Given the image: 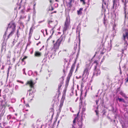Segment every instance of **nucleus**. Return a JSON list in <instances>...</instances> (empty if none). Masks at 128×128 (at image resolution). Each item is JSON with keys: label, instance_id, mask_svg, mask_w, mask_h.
Wrapping results in <instances>:
<instances>
[{"label": "nucleus", "instance_id": "nucleus-1", "mask_svg": "<svg viewBox=\"0 0 128 128\" xmlns=\"http://www.w3.org/2000/svg\"><path fill=\"white\" fill-rule=\"evenodd\" d=\"M16 25L13 22H10L8 24V26L6 28V31H8V28H11L12 30L10 33L8 34L7 40L10 37L12 36L14 34L16 29Z\"/></svg>", "mask_w": 128, "mask_h": 128}, {"label": "nucleus", "instance_id": "nucleus-2", "mask_svg": "<svg viewBox=\"0 0 128 128\" xmlns=\"http://www.w3.org/2000/svg\"><path fill=\"white\" fill-rule=\"evenodd\" d=\"M91 67L90 66V64H86L84 71L83 72V75L88 76L89 74L90 70Z\"/></svg>", "mask_w": 128, "mask_h": 128}, {"label": "nucleus", "instance_id": "nucleus-3", "mask_svg": "<svg viewBox=\"0 0 128 128\" xmlns=\"http://www.w3.org/2000/svg\"><path fill=\"white\" fill-rule=\"evenodd\" d=\"M70 22L66 18L64 26L63 28V32L64 33L69 28V26L70 25Z\"/></svg>", "mask_w": 128, "mask_h": 128}, {"label": "nucleus", "instance_id": "nucleus-4", "mask_svg": "<svg viewBox=\"0 0 128 128\" xmlns=\"http://www.w3.org/2000/svg\"><path fill=\"white\" fill-rule=\"evenodd\" d=\"M35 83L31 79L28 80L26 83L25 85L26 86H28L31 88H34V85Z\"/></svg>", "mask_w": 128, "mask_h": 128}, {"label": "nucleus", "instance_id": "nucleus-5", "mask_svg": "<svg viewBox=\"0 0 128 128\" xmlns=\"http://www.w3.org/2000/svg\"><path fill=\"white\" fill-rule=\"evenodd\" d=\"M60 44L56 41V43L54 44L53 49H54V51H56V50L58 49Z\"/></svg>", "mask_w": 128, "mask_h": 128}, {"label": "nucleus", "instance_id": "nucleus-6", "mask_svg": "<svg viewBox=\"0 0 128 128\" xmlns=\"http://www.w3.org/2000/svg\"><path fill=\"white\" fill-rule=\"evenodd\" d=\"M74 0H68V2H66L67 6L71 8L72 6V4L74 3Z\"/></svg>", "mask_w": 128, "mask_h": 128}, {"label": "nucleus", "instance_id": "nucleus-7", "mask_svg": "<svg viewBox=\"0 0 128 128\" xmlns=\"http://www.w3.org/2000/svg\"><path fill=\"white\" fill-rule=\"evenodd\" d=\"M31 93L30 92L29 93V95L27 96L28 98L29 101L30 102L34 98V95L32 93Z\"/></svg>", "mask_w": 128, "mask_h": 128}, {"label": "nucleus", "instance_id": "nucleus-8", "mask_svg": "<svg viewBox=\"0 0 128 128\" xmlns=\"http://www.w3.org/2000/svg\"><path fill=\"white\" fill-rule=\"evenodd\" d=\"M65 37L62 35L60 37L56 40L60 44L61 43L63 42L65 40Z\"/></svg>", "mask_w": 128, "mask_h": 128}, {"label": "nucleus", "instance_id": "nucleus-9", "mask_svg": "<svg viewBox=\"0 0 128 128\" xmlns=\"http://www.w3.org/2000/svg\"><path fill=\"white\" fill-rule=\"evenodd\" d=\"M102 9L106 6L107 7L108 6V0H102Z\"/></svg>", "mask_w": 128, "mask_h": 128}, {"label": "nucleus", "instance_id": "nucleus-10", "mask_svg": "<svg viewBox=\"0 0 128 128\" xmlns=\"http://www.w3.org/2000/svg\"><path fill=\"white\" fill-rule=\"evenodd\" d=\"M75 62H75L74 64H72L70 70L69 72V73L68 75V76H69L71 77L72 75V72L74 69V64L75 63Z\"/></svg>", "mask_w": 128, "mask_h": 128}, {"label": "nucleus", "instance_id": "nucleus-11", "mask_svg": "<svg viewBox=\"0 0 128 128\" xmlns=\"http://www.w3.org/2000/svg\"><path fill=\"white\" fill-rule=\"evenodd\" d=\"M94 70L93 73L94 75L96 76H97L100 75V70L98 69H94Z\"/></svg>", "mask_w": 128, "mask_h": 128}, {"label": "nucleus", "instance_id": "nucleus-12", "mask_svg": "<svg viewBox=\"0 0 128 128\" xmlns=\"http://www.w3.org/2000/svg\"><path fill=\"white\" fill-rule=\"evenodd\" d=\"M64 83V82L63 81V79L62 80L61 82H60L58 84V92L59 94H60V90L61 89V87L63 86Z\"/></svg>", "mask_w": 128, "mask_h": 128}, {"label": "nucleus", "instance_id": "nucleus-13", "mask_svg": "<svg viewBox=\"0 0 128 128\" xmlns=\"http://www.w3.org/2000/svg\"><path fill=\"white\" fill-rule=\"evenodd\" d=\"M64 99L63 98L61 99V100L60 101V104L59 105V110L60 111L62 109V108L63 106V104L64 100Z\"/></svg>", "mask_w": 128, "mask_h": 128}, {"label": "nucleus", "instance_id": "nucleus-14", "mask_svg": "<svg viewBox=\"0 0 128 128\" xmlns=\"http://www.w3.org/2000/svg\"><path fill=\"white\" fill-rule=\"evenodd\" d=\"M41 56V53L38 51H36L34 52V56L35 57H40Z\"/></svg>", "mask_w": 128, "mask_h": 128}, {"label": "nucleus", "instance_id": "nucleus-15", "mask_svg": "<svg viewBox=\"0 0 128 128\" xmlns=\"http://www.w3.org/2000/svg\"><path fill=\"white\" fill-rule=\"evenodd\" d=\"M123 36L124 41H126V39L128 40V32H126L125 34H123Z\"/></svg>", "mask_w": 128, "mask_h": 128}, {"label": "nucleus", "instance_id": "nucleus-16", "mask_svg": "<svg viewBox=\"0 0 128 128\" xmlns=\"http://www.w3.org/2000/svg\"><path fill=\"white\" fill-rule=\"evenodd\" d=\"M67 90V89L66 88H65L64 89V90L63 91V94L62 96V98H63L64 99H65V96L66 95V92Z\"/></svg>", "mask_w": 128, "mask_h": 128}, {"label": "nucleus", "instance_id": "nucleus-17", "mask_svg": "<svg viewBox=\"0 0 128 128\" xmlns=\"http://www.w3.org/2000/svg\"><path fill=\"white\" fill-rule=\"evenodd\" d=\"M118 2V3L119 4V0H113V8H114V6H117L116 2Z\"/></svg>", "mask_w": 128, "mask_h": 128}, {"label": "nucleus", "instance_id": "nucleus-18", "mask_svg": "<svg viewBox=\"0 0 128 128\" xmlns=\"http://www.w3.org/2000/svg\"><path fill=\"white\" fill-rule=\"evenodd\" d=\"M82 8H80L77 11V13L78 15H81L82 14V11L83 10Z\"/></svg>", "mask_w": 128, "mask_h": 128}, {"label": "nucleus", "instance_id": "nucleus-19", "mask_svg": "<svg viewBox=\"0 0 128 128\" xmlns=\"http://www.w3.org/2000/svg\"><path fill=\"white\" fill-rule=\"evenodd\" d=\"M99 62V60H96L93 62V64H96V65L94 66V69H95L97 68V66L98 64V62Z\"/></svg>", "mask_w": 128, "mask_h": 128}, {"label": "nucleus", "instance_id": "nucleus-20", "mask_svg": "<svg viewBox=\"0 0 128 128\" xmlns=\"http://www.w3.org/2000/svg\"><path fill=\"white\" fill-rule=\"evenodd\" d=\"M80 102L79 103V106L80 107V108H81L82 107V101L81 99V98H80Z\"/></svg>", "mask_w": 128, "mask_h": 128}, {"label": "nucleus", "instance_id": "nucleus-21", "mask_svg": "<svg viewBox=\"0 0 128 128\" xmlns=\"http://www.w3.org/2000/svg\"><path fill=\"white\" fill-rule=\"evenodd\" d=\"M79 127L78 128H82L83 126L82 123V121H80L78 122Z\"/></svg>", "mask_w": 128, "mask_h": 128}, {"label": "nucleus", "instance_id": "nucleus-22", "mask_svg": "<svg viewBox=\"0 0 128 128\" xmlns=\"http://www.w3.org/2000/svg\"><path fill=\"white\" fill-rule=\"evenodd\" d=\"M50 112H52V115L54 114V107H53L52 108H51L50 109Z\"/></svg>", "mask_w": 128, "mask_h": 128}, {"label": "nucleus", "instance_id": "nucleus-23", "mask_svg": "<svg viewBox=\"0 0 128 128\" xmlns=\"http://www.w3.org/2000/svg\"><path fill=\"white\" fill-rule=\"evenodd\" d=\"M28 58V56H24V58H23L22 59H21V60L22 62H24V60L26 58Z\"/></svg>", "mask_w": 128, "mask_h": 128}, {"label": "nucleus", "instance_id": "nucleus-24", "mask_svg": "<svg viewBox=\"0 0 128 128\" xmlns=\"http://www.w3.org/2000/svg\"><path fill=\"white\" fill-rule=\"evenodd\" d=\"M118 99L119 100V101L120 102L122 101L124 103L125 102V101L124 100L123 98H118Z\"/></svg>", "mask_w": 128, "mask_h": 128}, {"label": "nucleus", "instance_id": "nucleus-25", "mask_svg": "<svg viewBox=\"0 0 128 128\" xmlns=\"http://www.w3.org/2000/svg\"><path fill=\"white\" fill-rule=\"evenodd\" d=\"M107 20L105 19V17H104V18L103 23L104 24L105 26H106L107 24H106V23L107 22Z\"/></svg>", "mask_w": 128, "mask_h": 128}, {"label": "nucleus", "instance_id": "nucleus-26", "mask_svg": "<svg viewBox=\"0 0 128 128\" xmlns=\"http://www.w3.org/2000/svg\"><path fill=\"white\" fill-rule=\"evenodd\" d=\"M95 112L96 113V116H99V111L98 110H95Z\"/></svg>", "mask_w": 128, "mask_h": 128}, {"label": "nucleus", "instance_id": "nucleus-27", "mask_svg": "<svg viewBox=\"0 0 128 128\" xmlns=\"http://www.w3.org/2000/svg\"><path fill=\"white\" fill-rule=\"evenodd\" d=\"M54 32V31H53V32H52V35L51 36H50L49 37V38H48V39H47V42H48V40H50V39H51L52 38V34H53V33Z\"/></svg>", "mask_w": 128, "mask_h": 128}, {"label": "nucleus", "instance_id": "nucleus-28", "mask_svg": "<svg viewBox=\"0 0 128 128\" xmlns=\"http://www.w3.org/2000/svg\"><path fill=\"white\" fill-rule=\"evenodd\" d=\"M76 117L73 120V124H72L76 125Z\"/></svg>", "mask_w": 128, "mask_h": 128}, {"label": "nucleus", "instance_id": "nucleus-29", "mask_svg": "<svg viewBox=\"0 0 128 128\" xmlns=\"http://www.w3.org/2000/svg\"><path fill=\"white\" fill-rule=\"evenodd\" d=\"M81 2H82L83 5H85L86 4V2H85V0H80Z\"/></svg>", "mask_w": 128, "mask_h": 128}, {"label": "nucleus", "instance_id": "nucleus-30", "mask_svg": "<svg viewBox=\"0 0 128 128\" xmlns=\"http://www.w3.org/2000/svg\"><path fill=\"white\" fill-rule=\"evenodd\" d=\"M70 76H68L66 78V82H69L70 80Z\"/></svg>", "mask_w": 128, "mask_h": 128}, {"label": "nucleus", "instance_id": "nucleus-31", "mask_svg": "<svg viewBox=\"0 0 128 128\" xmlns=\"http://www.w3.org/2000/svg\"><path fill=\"white\" fill-rule=\"evenodd\" d=\"M99 99H98V100H96L95 102H96V105H97L98 104V102L99 101Z\"/></svg>", "mask_w": 128, "mask_h": 128}, {"label": "nucleus", "instance_id": "nucleus-32", "mask_svg": "<svg viewBox=\"0 0 128 128\" xmlns=\"http://www.w3.org/2000/svg\"><path fill=\"white\" fill-rule=\"evenodd\" d=\"M54 10V8L52 7V6L51 7V8L49 10L50 11H52L53 10Z\"/></svg>", "mask_w": 128, "mask_h": 128}, {"label": "nucleus", "instance_id": "nucleus-33", "mask_svg": "<svg viewBox=\"0 0 128 128\" xmlns=\"http://www.w3.org/2000/svg\"><path fill=\"white\" fill-rule=\"evenodd\" d=\"M17 82H19L21 83L22 84H24V82H22V81H20V80H17Z\"/></svg>", "mask_w": 128, "mask_h": 128}, {"label": "nucleus", "instance_id": "nucleus-34", "mask_svg": "<svg viewBox=\"0 0 128 128\" xmlns=\"http://www.w3.org/2000/svg\"><path fill=\"white\" fill-rule=\"evenodd\" d=\"M53 22V21L52 20H49L48 21V24H50L51 23H52Z\"/></svg>", "mask_w": 128, "mask_h": 128}, {"label": "nucleus", "instance_id": "nucleus-35", "mask_svg": "<svg viewBox=\"0 0 128 128\" xmlns=\"http://www.w3.org/2000/svg\"><path fill=\"white\" fill-rule=\"evenodd\" d=\"M18 29L17 30V33H16V34H17V36L18 37H19V36L18 35Z\"/></svg>", "mask_w": 128, "mask_h": 128}, {"label": "nucleus", "instance_id": "nucleus-36", "mask_svg": "<svg viewBox=\"0 0 128 128\" xmlns=\"http://www.w3.org/2000/svg\"><path fill=\"white\" fill-rule=\"evenodd\" d=\"M1 106L2 107V108H3V107H6L5 105L4 104H1Z\"/></svg>", "mask_w": 128, "mask_h": 128}, {"label": "nucleus", "instance_id": "nucleus-37", "mask_svg": "<svg viewBox=\"0 0 128 128\" xmlns=\"http://www.w3.org/2000/svg\"><path fill=\"white\" fill-rule=\"evenodd\" d=\"M26 107H30V106L28 104H26Z\"/></svg>", "mask_w": 128, "mask_h": 128}, {"label": "nucleus", "instance_id": "nucleus-38", "mask_svg": "<svg viewBox=\"0 0 128 128\" xmlns=\"http://www.w3.org/2000/svg\"><path fill=\"white\" fill-rule=\"evenodd\" d=\"M7 32V31H6V32H5V33H4V36H6V32Z\"/></svg>", "mask_w": 128, "mask_h": 128}, {"label": "nucleus", "instance_id": "nucleus-39", "mask_svg": "<svg viewBox=\"0 0 128 128\" xmlns=\"http://www.w3.org/2000/svg\"><path fill=\"white\" fill-rule=\"evenodd\" d=\"M75 125H76L74 124H72V128H75V127H74V126Z\"/></svg>", "mask_w": 128, "mask_h": 128}, {"label": "nucleus", "instance_id": "nucleus-40", "mask_svg": "<svg viewBox=\"0 0 128 128\" xmlns=\"http://www.w3.org/2000/svg\"><path fill=\"white\" fill-rule=\"evenodd\" d=\"M32 90V88H30V89L28 91V92H30Z\"/></svg>", "mask_w": 128, "mask_h": 128}, {"label": "nucleus", "instance_id": "nucleus-41", "mask_svg": "<svg viewBox=\"0 0 128 128\" xmlns=\"http://www.w3.org/2000/svg\"><path fill=\"white\" fill-rule=\"evenodd\" d=\"M24 12L23 10H21V12L22 13L24 14Z\"/></svg>", "mask_w": 128, "mask_h": 128}, {"label": "nucleus", "instance_id": "nucleus-42", "mask_svg": "<svg viewBox=\"0 0 128 128\" xmlns=\"http://www.w3.org/2000/svg\"><path fill=\"white\" fill-rule=\"evenodd\" d=\"M63 72L64 73V74H65V72H66V71H65V70L64 69H63Z\"/></svg>", "mask_w": 128, "mask_h": 128}, {"label": "nucleus", "instance_id": "nucleus-43", "mask_svg": "<svg viewBox=\"0 0 128 128\" xmlns=\"http://www.w3.org/2000/svg\"><path fill=\"white\" fill-rule=\"evenodd\" d=\"M57 12L56 11H54L53 12L51 13L52 14L53 13H56V12Z\"/></svg>", "mask_w": 128, "mask_h": 128}, {"label": "nucleus", "instance_id": "nucleus-44", "mask_svg": "<svg viewBox=\"0 0 128 128\" xmlns=\"http://www.w3.org/2000/svg\"><path fill=\"white\" fill-rule=\"evenodd\" d=\"M4 68V67L3 66H2V67L1 68L2 70H3Z\"/></svg>", "mask_w": 128, "mask_h": 128}, {"label": "nucleus", "instance_id": "nucleus-45", "mask_svg": "<svg viewBox=\"0 0 128 128\" xmlns=\"http://www.w3.org/2000/svg\"><path fill=\"white\" fill-rule=\"evenodd\" d=\"M126 82H128V77L127 78V79L126 80Z\"/></svg>", "mask_w": 128, "mask_h": 128}, {"label": "nucleus", "instance_id": "nucleus-46", "mask_svg": "<svg viewBox=\"0 0 128 128\" xmlns=\"http://www.w3.org/2000/svg\"><path fill=\"white\" fill-rule=\"evenodd\" d=\"M78 98H76V99L75 100V102H76L78 100Z\"/></svg>", "mask_w": 128, "mask_h": 128}, {"label": "nucleus", "instance_id": "nucleus-47", "mask_svg": "<svg viewBox=\"0 0 128 128\" xmlns=\"http://www.w3.org/2000/svg\"><path fill=\"white\" fill-rule=\"evenodd\" d=\"M96 56V54H94V56H93V57H92V58H94L95 56Z\"/></svg>", "mask_w": 128, "mask_h": 128}, {"label": "nucleus", "instance_id": "nucleus-48", "mask_svg": "<svg viewBox=\"0 0 128 128\" xmlns=\"http://www.w3.org/2000/svg\"><path fill=\"white\" fill-rule=\"evenodd\" d=\"M50 3H52V0H50Z\"/></svg>", "mask_w": 128, "mask_h": 128}, {"label": "nucleus", "instance_id": "nucleus-49", "mask_svg": "<svg viewBox=\"0 0 128 128\" xmlns=\"http://www.w3.org/2000/svg\"><path fill=\"white\" fill-rule=\"evenodd\" d=\"M7 57L8 58H10V56H7Z\"/></svg>", "mask_w": 128, "mask_h": 128}, {"label": "nucleus", "instance_id": "nucleus-50", "mask_svg": "<svg viewBox=\"0 0 128 128\" xmlns=\"http://www.w3.org/2000/svg\"><path fill=\"white\" fill-rule=\"evenodd\" d=\"M98 105L97 107L96 108V109H98Z\"/></svg>", "mask_w": 128, "mask_h": 128}, {"label": "nucleus", "instance_id": "nucleus-51", "mask_svg": "<svg viewBox=\"0 0 128 128\" xmlns=\"http://www.w3.org/2000/svg\"><path fill=\"white\" fill-rule=\"evenodd\" d=\"M56 1V2H59V0H55Z\"/></svg>", "mask_w": 128, "mask_h": 128}, {"label": "nucleus", "instance_id": "nucleus-52", "mask_svg": "<svg viewBox=\"0 0 128 128\" xmlns=\"http://www.w3.org/2000/svg\"><path fill=\"white\" fill-rule=\"evenodd\" d=\"M126 2H124V5L125 6H126Z\"/></svg>", "mask_w": 128, "mask_h": 128}, {"label": "nucleus", "instance_id": "nucleus-53", "mask_svg": "<svg viewBox=\"0 0 128 128\" xmlns=\"http://www.w3.org/2000/svg\"><path fill=\"white\" fill-rule=\"evenodd\" d=\"M25 68H24V69H23V70L24 72L25 71Z\"/></svg>", "mask_w": 128, "mask_h": 128}, {"label": "nucleus", "instance_id": "nucleus-54", "mask_svg": "<svg viewBox=\"0 0 128 128\" xmlns=\"http://www.w3.org/2000/svg\"><path fill=\"white\" fill-rule=\"evenodd\" d=\"M20 19H21L22 18V16H20Z\"/></svg>", "mask_w": 128, "mask_h": 128}, {"label": "nucleus", "instance_id": "nucleus-55", "mask_svg": "<svg viewBox=\"0 0 128 128\" xmlns=\"http://www.w3.org/2000/svg\"><path fill=\"white\" fill-rule=\"evenodd\" d=\"M33 52V50H32V52H31V54H32Z\"/></svg>", "mask_w": 128, "mask_h": 128}, {"label": "nucleus", "instance_id": "nucleus-56", "mask_svg": "<svg viewBox=\"0 0 128 128\" xmlns=\"http://www.w3.org/2000/svg\"><path fill=\"white\" fill-rule=\"evenodd\" d=\"M38 44L39 43H38L36 44V45L37 46H38Z\"/></svg>", "mask_w": 128, "mask_h": 128}, {"label": "nucleus", "instance_id": "nucleus-57", "mask_svg": "<svg viewBox=\"0 0 128 128\" xmlns=\"http://www.w3.org/2000/svg\"><path fill=\"white\" fill-rule=\"evenodd\" d=\"M36 4H34V7H35V6L36 5Z\"/></svg>", "mask_w": 128, "mask_h": 128}, {"label": "nucleus", "instance_id": "nucleus-58", "mask_svg": "<svg viewBox=\"0 0 128 128\" xmlns=\"http://www.w3.org/2000/svg\"><path fill=\"white\" fill-rule=\"evenodd\" d=\"M97 52H96L95 53V54H96H96H97Z\"/></svg>", "mask_w": 128, "mask_h": 128}, {"label": "nucleus", "instance_id": "nucleus-59", "mask_svg": "<svg viewBox=\"0 0 128 128\" xmlns=\"http://www.w3.org/2000/svg\"><path fill=\"white\" fill-rule=\"evenodd\" d=\"M52 42H53V43H54V40H53Z\"/></svg>", "mask_w": 128, "mask_h": 128}, {"label": "nucleus", "instance_id": "nucleus-60", "mask_svg": "<svg viewBox=\"0 0 128 128\" xmlns=\"http://www.w3.org/2000/svg\"><path fill=\"white\" fill-rule=\"evenodd\" d=\"M31 29H32V28H31L30 29V30H31Z\"/></svg>", "mask_w": 128, "mask_h": 128}, {"label": "nucleus", "instance_id": "nucleus-61", "mask_svg": "<svg viewBox=\"0 0 128 128\" xmlns=\"http://www.w3.org/2000/svg\"><path fill=\"white\" fill-rule=\"evenodd\" d=\"M38 43H39V44L40 43V42H39Z\"/></svg>", "mask_w": 128, "mask_h": 128}, {"label": "nucleus", "instance_id": "nucleus-62", "mask_svg": "<svg viewBox=\"0 0 128 128\" xmlns=\"http://www.w3.org/2000/svg\"><path fill=\"white\" fill-rule=\"evenodd\" d=\"M28 110H26V111H28Z\"/></svg>", "mask_w": 128, "mask_h": 128}, {"label": "nucleus", "instance_id": "nucleus-63", "mask_svg": "<svg viewBox=\"0 0 128 128\" xmlns=\"http://www.w3.org/2000/svg\"><path fill=\"white\" fill-rule=\"evenodd\" d=\"M8 72H9V68L8 69Z\"/></svg>", "mask_w": 128, "mask_h": 128}, {"label": "nucleus", "instance_id": "nucleus-64", "mask_svg": "<svg viewBox=\"0 0 128 128\" xmlns=\"http://www.w3.org/2000/svg\"><path fill=\"white\" fill-rule=\"evenodd\" d=\"M70 38H69V41L70 40Z\"/></svg>", "mask_w": 128, "mask_h": 128}]
</instances>
